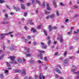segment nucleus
<instances>
[{"mask_svg": "<svg viewBox=\"0 0 79 79\" xmlns=\"http://www.w3.org/2000/svg\"><path fill=\"white\" fill-rule=\"evenodd\" d=\"M21 71L20 70H14V72L15 73H19Z\"/></svg>", "mask_w": 79, "mask_h": 79, "instance_id": "nucleus-18", "label": "nucleus"}, {"mask_svg": "<svg viewBox=\"0 0 79 79\" xmlns=\"http://www.w3.org/2000/svg\"><path fill=\"white\" fill-rule=\"evenodd\" d=\"M22 73L23 75H24V74H26V69L23 70L22 72Z\"/></svg>", "mask_w": 79, "mask_h": 79, "instance_id": "nucleus-14", "label": "nucleus"}, {"mask_svg": "<svg viewBox=\"0 0 79 79\" xmlns=\"http://www.w3.org/2000/svg\"><path fill=\"white\" fill-rule=\"evenodd\" d=\"M41 44L42 45V48H44V49H47V45H44L45 44L44 43L41 42Z\"/></svg>", "mask_w": 79, "mask_h": 79, "instance_id": "nucleus-4", "label": "nucleus"}, {"mask_svg": "<svg viewBox=\"0 0 79 79\" xmlns=\"http://www.w3.org/2000/svg\"><path fill=\"white\" fill-rule=\"evenodd\" d=\"M74 74H78V75L76 77L77 79H79V71H77V73L75 72H73Z\"/></svg>", "mask_w": 79, "mask_h": 79, "instance_id": "nucleus-11", "label": "nucleus"}, {"mask_svg": "<svg viewBox=\"0 0 79 79\" xmlns=\"http://www.w3.org/2000/svg\"><path fill=\"white\" fill-rule=\"evenodd\" d=\"M69 60L68 58L64 60V62L63 64L64 66H66V64H68V60Z\"/></svg>", "mask_w": 79, "mask_h": 79, "instance_id": "nucleus-6", "label": "nucleus"}, {"mask_svg": "<svg viewBox=\"0 0 79 79\" xmlns=\"http://www.w3.org/2000/svg\"><path fill=\"white\" fill-rule=\"evenodd\" d=\"M6 63L8 67H10L11 66L10 63H11V64H17V62H16V60H15L13 62H9V63L8 62H6Z\"/></svg>", "mask_w": 79, "mask_h": 79, "instance_id": "nucleus-2", "label": "nucleus"}, {"mask_svg": "<svg viewBox=\"0 0 79 79\" xmlns=\"http://www.w3.org/2000/svg\"><path fill=\"white\" fill-rule=\"evenodd\" d=\"M60 5L61 6H64V5H65V4L63 3H62V2H60Z\"/></svg>", "mask_w": 79, "mask_h": 79, "instance_id": "nucleus-31", "label": "nucleus"}, {"mask_svg": "<svg viewBox=\"0 0 79 79\" xmlns=\"http://www.w3.org/2000/svg\"><path fill=\"white\" fill-rule=\"evenodd\" d=\"M67 54V52L65 51L64 52V56H66Z\"/></svg>", "mask_w": 79, "mask_h": 79, "instance_id": "nucleus-46", "label": "nucleus"}, {"mask_svg": "<svg viewBox=\"0 0 79 79\" xmlns=\"http://www.w3.org/2000/svg\"><path fill=\"white\" fill-rule=\"evenodd\" d=\"M55 77H56V78H58V77H59V76L58 75L56 74L55 75Z\"/></svg>", "mask_w": 79, "mask_h": 79, "instance_id": "nucleus-56", "label": "nucleus"}, {"mask_svg": "<svg viewBox=\"0 0 79 79\" xmlns=\"http://www.w3.org/2000/svg\"><path fill=\"white\" fill-rule=\"evenodd\" d=\"M36 3H38L39 5L40 4V1L39 0H32L31 4L32 5L33 4H36Z\"/></svg>", "mask_w": 79, "mask_h": 79, "instance_id": "nucleus-3", "label": "nucleus"}, {"mask_svg": "<svg viewBox=\"0 0 79 79\" xmlns=\"http://www.w3.org/2000/svg\"><path fill=\"white\" fill-rule=\"evenodd\" d=\"M10 15H14V13L11 12L10 13Z\"/></svg>", "mask_w": 79, "mask_h": 79, "instance_id": "nucleus-55", "label": "nucleus"}, {"mask_svg": "<svg viewBox=\"0 0 79 79\" xmlns=\"http://www.w3.org/2000/svg\"><path fill=\"white\" fill-rule=\"evenodd\" d=\"M72 67L74 68V69H72V72H74V71H76V69H77V67L74 65Z\"/></svg>", "mask_w": 79, "mask_h": 79, "instance_id": "nucleus-10", "label": "nucleus"}, {"mask_svg": "<svg viewBox=\"0 0 79 79\" xmlns=\"http://www.w3.org/2000/svg\"><path fill=\"white\" fill-rule=\"evenodd\" d=\"M6 6L7 7V8L9 9H10V6H8V5H6Z\"/></svg>", "mask_w": 79, "mask_h": 79, "instance_id": "nucleus-59", "label": "nucleus"}, {"mask_svg": "<svg viewBox=\"0 0 79 79\" xmlns=\"http://www.w3.org/2000/svg\"><path fill=\"white\" fill-rule=\"evenodd\" d=\"M44 60H45V61H47V57H45L44 58Z\"/></svg>", "mask_w": 79, "mask_h": 79, "instance_id": "nucleus-61", "label": "nucleus"}, {"mask_svg": "<svg viewBox=\"0 0 79 79\" xmlns=\"http://www.w3.org/2000/svg\"><path fill=\"white\" fill-rule=\"evenodd\" d=\"M74 7L75 8H78V6L76 5H75Z\"/></svg>", "mask_w": 79, "mask_h": 79, "instance_id": "nucleus-50", "label": "nucleus"}, {"mask_svg": "<svg viewBox=\"0 0 79 79\" xmlns=\"http://www.w3.org/2000/svg\"><path fill=\"white\" fill-rule=\"evenodd\" d=\"M56 15L57 16H59L60 14L59 13V11H57L56 12Z\"/></svg>", "mask_w": 79, "mask_h": 79, "instance_id": "nucleus-32", "label": "nucleus"}, {"mask_svg": "<svg viewBox=\"0 0 79 79\" xmlns=\"http://www.w3.org/2000/svg\"><path fill=\"white\" fill-rule=\"evenodd\" d=\"M74 29V27H71V30H73Z\"/></svg>", "mask_w": 79, "mask_h": 79, "instance_id": "nucleus-45", "label": "nucleus"}, {"mask_svg": "<svg viewBox=\"0 0 79 79\" xmlns=\"http://www.w3.org/2000/svg\"><path fill=\"white\" fill-rule=\"evenodd\" d=\"M5 17H6V18H8V14H5Z\"/></svg>", "mask_w": 79, "mask_h": 79, "instance_id": "nucleus-35", "label": "nucleus"}, {"mask_svg": "<svg viewBox=\"0 0 79 79\" xmlns=\"http://www.w3.org/2000/svg\"><path fill=\"white\" fill-rule=\"evenodd\" d=\"M50 37L49 36H48L47 37V40H48V45H50L51 44V40H50Z\"/></svg>", "mask_w": 79, "mask_h": 79, "instance_id": "nucleus-7", "label": "nucleus"}, {"mask_svg": "<svg viewBox=\"0 0 79 79\" xmlns=\"http://www.w3.org/2000/svg\"><path fill=\"white\" fill-rule=\"evenodd\" d=\"M8 73H9L8 70H5V71L4 73L5 74H6V76L8 74Z\"/></svg>", "mask_w": 79, "mask_h": 79, "instance_id": "nucleus-24", "label": "nucleus"}, {"mask_svg": "<svg viewBox=\"0 0 79 79\" xmlns=\"http://www.w3.org/2000/svg\"><path fill=\"white\" fill-rule=\"evenodd\" d=\"M58 54V52H56L54 54L55 56H57V54Z\"/></svg>", "mask_w": 79, "mask_h": 79, "instance_id": "nucleus-52", "label": "nucleus"}, {"mask_svg": "<svg viewBox=\"0 0 79 79\" xmlns=\"http://www.w3.org/2000/svg\"><path fill=\"white\" fill-rule=\"evenodd\" d=\"M37 45V42H36V41H35L33 43V45L35 46V45Z\"/></svg>", "mask_w": 79, "mask_h": 79, "instance_id": "nucleus-37", "label": "nucleus"}, {"mask_svg": "<svg viewBox=\"0 0 79 79\" xmlns=\"http://www.w3.org/2000/svg\"><path fill=\"white\" fill-rule=\"evenodd\" d=\"M30 52V49L29 48H28L27 50V53H29Z\"/></svg>", "mask_w": 79, "mask_h": 79, "instance_id": "nucleus-43", "label": "nucleus"}, {"mask_svg": "<svg viewBox=\"0 0 79 79\" xmlns=\"http://www.w3.org/2000/svg\"><path fill=\"white\" fill-rule=\"evenodd\" d=\"M13 32H10L8 33H5V34H0V40H3L4 38H5V35H9V34H12Z\"/></svg>", "mask_w": 79, "mask_h": 79, "instance_id": "nucleus-1", "label": "nucleus"}, {"mask_svg": "<svg viewBox=\"0 0 79 79\" xmlns=\"http://www.w3.org/2000/svg\"><path fill=\"white\" fill-rule=\"evenodd\" d=\"M21 6L22 9H25V6H24V4H21Z\"/></svg>", "mask_w": 79, "mask_h": 79, "instance_id": "nucleus-19", "label": "nucleus"}, {"mask_svg": "<svg viewBox=\"0 0 79 79\" xmlns=\"http://www.w3.org/2000/svg\"><path fill=\"white\" fill-rule=\"evenodd\" d=\"M73 56H71L69 57L70 59H73Z\"/></svg>", "mask_w": 79, "mask_h": 79, "instance_id": "nucleus-58", "label": "nucleus"}, {"mask_svg": "<svg viewBox=\"0 0 79 79\" xmlns=\"http://www.w3.org/2000/svg\"><path fill=\"white\" fill-rule=\"evenodd\" d=\"M4 57V55H2L0 57V60L1 59H2V58H3V57Z\"/></svg>", "mask_w": 79, "mask_h": 79, "instance_id": "nucleus-34", "label": "nucleus"}, {"mask_svg": "<svg viewBox=\"0 0 79 79\" xmlns=\"http://www.w3.org/2000/svg\"><path fill=\"white\" fill-rule=\"evenodd\" d=\"M13 8L14 10H15L17 11H20V9L17 7H15L14 6H13Z\"/></svg>", "mask_w": 79, "mask_h": 79, "instance_id": "nucleus-8", "label": "nucleus"}, {"mask_svg": "<svg viewBox=\"0 0 79 79\" xmlns=\"http://www.w3.org/2000/svg\"><path fill=\"white\" fill-rule=\"evenodd\" d=\"M50 18V16L48 15L45 17L46 19H49Z\"/></svg>", "mask_w": 79, "mask_h": 79, "instance_id": "nucleus-42", "label": "nucleus"}, {"mask_svg": "<svg viewBox=\"0 0 79 79\" xmlns=\"http://www.w3.org/2000/svg\"><path fill=\"white\" fill-rule=\"evenodd\" d=\"M1 24H8L9 23V22L8 21L7 22H2Z\"/></svg>", "mask_w": 79, "mask_h": 79, "instance_id": "nucleus-16", "label": "nucleus"}, {"mask_svg": "<svg viewBox=\"0 0 79 79\" xmlns=\"http://www.w3.org/2000/svg\"><path fill=\"white\" fill-rule=\"evenodd\" d=\"M0 77L1 79H3L4 77V75L3 73H1L0 75Z\"/></svg>", "mask_w": 79, "mask_h": 79, "instance_id": "nucleus-22", "label": "nucleus"}, {"mask_svg": "<svg viewBox=\"0 0 79 79\" xmlns=\"http://www.w3.org/2000/svg\"><path fill=\"white\" fill-rule=\"evenodd\" d=\"M32 20H29L28 21V22L27 23V24H28V23H29L30 22H32Z\"/></svg>", "mask_w": 79, "mask_h": 79, "instance_id": "nucleus-47", "label": "nucleus"}, {"mask_svg": "<svg viewBox=\"0 0 79 79\" xmlns=\"http://www.w3.org/2000/svg\"><path fill=\"white\" fill-rule=\"evenodd\" d=\"M10 50H15V48H10Z\"/></svg>", "mask_w": 79, "mask_h": 79, "instance_id": "nucleus-63", "label": "nucleus"}, {"mask_svg": "<svg viewBox=\"0 0 79 79\" xmlns=\"http://www.w3.org/2000/svg\"><path fill=\"white\" fill-rule=\"evenodd\" d=\"M9 58L10 59V60H11V61H13L15 60V56H10L9 57Z\"/></svg>", "mask_w": 79, "mask_h": 79, "instance_id": "nucleus-9", "label": "nucleus"}, {"mask_svg": "<svg viewBox=\"0 0 79 79\" xmlns=\"http://www.w3.org/2000/svg\"><path fill=\"white\" fill-rule=\"evenodd\" d=\"M52 28L53 29H57V27H53Z\"/></svg>", "mask_w": 79, "mask_h": 79, "instance_id": "nucleus-51", "label": "nucleus"}, {"mask_svg": "<svg viewBox=\"0 0 79 79\" xmlns=\"http://www.w3.org/2000/svg\"><path fill=\"white\" fill-rule=\"evenodd\" d=\"M27 5L28 6H30V5H31V3H27Z\"/></svg>", "mask_w": 79, "mask_h": 79, "instance_id": "nucleus-44", "label": "nucleus"}, {"mask_svg": "<svg viewBox=\"0 0 79 79\" xmlns=\"http://www.w3.org/2000/svg\"><path fill=\"white\" fill-rule=\"evenodd\" d=\"M27 38H28V39H31V36H30L29 35H28L27 36Z\"/></svg>", "mask_w": 79, "mask_h": 79, "instance_id": "nucleus-57", "label": "nucleus"}, {"mask_svg": "<svg viewBox=\"0 0 79 79\" xmlns=\"http://www.w3.org/2000/svg\"><path fill=\"white\" fill-rule=\"evenodd\" d=\"M72 32H73L72 31H70V32H68V35H69V34H71L72 33Z\"/></svg>", "mask_w": 79, "mask_h": 79, "instance_id": "nucleus-38", "label": "nucleus"}, {"mask_svg": "<svg viewBox=\"0 0 79 79\" xmlns=\"http://www.w3.org/2000/svg\"><path fill=\"white\" fill-rule=\"evenodd\" d=\"M38 51H39V52H40V53H44L45 52V51H44V50H39Z\"/></svg>", "mask_w": 79, "mask_h": 79, "instance_id": "nucleus-25", "label": "nucleus"}, {"mask_svg": "<svg viewBox=\"0 0 79 79\" xmlns=\"http://www.w3.org/2000/svg\"><path fill=\"white\" fill-rule=\"evenodd\" d=\"M55 70L56 72H57V73H59V74H60V73H61V71H60V70L58 69V68H56L55 69Z\"/></svg>", "mask_w": 79, "mask_h": 79, "instance_id": "nucleus-13", "label": "nucleus"}, {"mask_svg": "<svg viewBox=\"0 0 79 79\" xmlns=\"http://www.w3.org/2000/svg\"><path fill=\"white\" fill-rule=\"evenodd\" d=\"M48 29L50 31H52V28L50 25H49V26Z\"/></svg>", "mask_w": 79, "mask_h": 79, "instance_id": "nucleus-26", "label": "nucleus"}, {"mask_svg": "<svg viewBox=\"0 0 79 79\" xmlns=\"http://www.w3.org/2000/svg\"><path fill=\"white\" fill-rule=\"evenodd\" d=\"M73 32H74V34H77V33H77V32L76 31H73Z\"/></svg>", "mask_w": 79, "mask_h": 79, "instance_id": "nucleus-60", "label": "nucleus"}, {"mask_svg": "<svg viewBox=\"0 0 79 79\" xmlns=\"http://www.w3.org/2000/svg\"><path fill=\"white\" fill-rule=\"evenodd\" d=\"M44 33V34L45 35L47 36V31L45 30H44L43 31Z\"/></svg>", "mask_w": 79, "mask_h": 79, "instance_id": "nucleus-28", "label": "nucleus"}, {"mask_svg": "<svg viewBox=\"0 0 79 79\" xmlns=\"http://www.w3.org/2000/svg\"><path fill=\"white\" fill-rule=\"evenodd\" d=\"M44 12L46 15H48V14H49V13H50V12L48 11H47V10H45Z\"/></svg>", "mask_w": 79, "mask_h": 79, "instance_id": "nucleus-27", "label": "nucleus"}, {"mask_svg": "<svg viewBox=\"0 0 79 79\" xmlns=\"http://www.w3.org/2000/svg\"><path fill=\"white\" fill-rule=\"evenodd\" d=\"M53 4L54 5V6L56 8V3L55 2H53Z\"/></svg>", "mask_w": 79, "mask_h": 79, "instance_id": "nucleus-29", "label": "nucleus"}, {"mask_svg": "<svg viewBox=\"0 0 79 79\" xmlns=\"http://www.w3.org/2000/svg\"><path fill=\"white\" fill-rule=\"evenodd\" d=\"M56 43H57V42L56 41H54V44H56Z\"/></svg>", "mask_w": 79, "mask_h": 79, "instance_id": "nucleus-62", "label": "nucleus"}, {"mask_svg": "<svg viewBox=\"0 0 79 79\" xmlns=\"http://www.w3.org/2000/svg\"><path fill=\"white\" fill-rule=\"evenodd\" d=\"M38 56H40V59H42L43 55L42 54H40Z\"/></svg>", "mask_w": 79, "mask_h": 79, "instance_id": "nucleus-23", "label": "nucleus"}, {"mask_svg": "<svg viewBox=\"0 0 79 79\" xmlns=\"http://www.w3.org/2000/svg\"><path fill=\"white\" fill-rule=\"evenodd\" d=\"M31 31H33V32H34V33H35V32L37 31L34 28H31Z\"/></svg>", "mask_w": 79, "mask_h": 79, "instance_id": "nucleus-15", "label": "nucleus"}, {"mask_svg": "<svg viewBox=\"0 0 79 79\" xmlns=\"http://www.w3.org/2000/svg\"><path fill=\"white\" fill-rule=\"evenodd\" d=\"M17 61L18 63H21V61H22V59L21 58H19L18 59Z\"/></svg>", "mask_w": 79, "mask_h": 79, "instance_id": "nucleus-20", "label": "nucleus"}, {"mask_svg": "<svg viewBox=\"0 0 79 79\" xmlns=\"http://www.w3.org/2000/svg\"><path fill=\"white\" fill-rule=\"evenodd\" d=\"M27 57H29V56H31V54H27L26 55Z\"/></svg>", "mask_w": 79, "mask_h": 79, "instance_id": "nucleus-40", "label": "nucleus"}, {"mask_svg": "<svg viewBox=\"0 0 79 79\" xmlns=\"http://www.w3.org/2000/svg\"><path fill=\"white\" fill-rule=\"evenodd\" d=\"M2 12L4 13H6V10L4 9L2 10Z\"/></svg>", "mask_w": 79, "mask_h": 79, "instance_id": "nucleus-48", "label": "nucleus"}, {"mask_svg": "<svg viewBox=\"0 0 79 79\" xmlns=\"http://www.w3.org/2000/svg\"><path fill=\"white\" fill-rule=\"evenodd\" d=\"M38 63H42V62H41V61L40 60H38Z\"/></svg>", "mask_w": 79, "mask_h": 79, "instance_id": "nucleus-53", "label": "nucleus"}, {"mask_svg": "<svg viewBox=\"0 0 79 79\" xmlns=\"http://www.w3.org/2000/svg\"><path fill=\"white\" fill-rule=\"evenodd\" d=\"M50 18L53 19L55 17V14H52L49 16Z\"/></svg>", "mask_w": 79, "mask_h": 79, "instance_id": "nucleus-21", "label": "nucleus"}, {"mask_svg": "<svg viewBox=\"0 0 79 79\" xmlns=\"http://www.w3.org/2000/svg\"><path fill=\"white\" fill-rule=\"evenodd\" d=\"M58 40H59L60 42H63V36L61 35L60 36L59 38H57Z\"/></svg>", "mask_w": 79, "mask_h": 79, "instance_id": "nucleus-5", "label": "nucleus"}, {"mask_svg": "<svg viewBox=\"0 0 79 79\" xmlns=\"http://www.w3.org/2000/svg\"><path fill=\"white\" fill-rule=\"evenodd\" d=\"M42 6L43 7V8H44V7L45 6V2L43 3V4L42 5Z\"/></svg>", "mask_w": 79, "mask_h": 79, "instance_id": "nucleus-39", "label": "nucleus"}, {"mask_svg": "<svg viewBox=\"0 0 79 79\" xmlns=\"http://www.w3.org/2000/svg\"><path fill=\"white\" fill-rule=\"evenodd\" d=\"M47 10H51V8H50V6H49V4H47Z\"/></svg>", "mask_w": 79, "mask_h": 79, "instance_id": "nucleus-17", "label": "nucleus"}, {"mask_svg": "<svg viewBox=\"0 0 79 79\" xmlns=\"http://www.w3.org/2000/svg\"><path fill=\"white\" fill-rule=\"evenodd\" d=\"M28 41V40L27 39H25L24 40V42H25V43H26V42H27Z\"/></svg>", "mask_w": 79, "mask_h": 79, "instance_id": "nucleus-54", "label": "nucleus"}, {"mask_svg": "<svg viewBox=\"0 0 79 79\" xmlns=\"http://www.w3.org/2000/svg\"><path fill=\"white\" fill-rule=\"evenodd\" d=\"M7 19H9L6 17V18L4 19V20H7Z\"/></svg>", "mask_w": 79, "mask_h": 79, "instance_id": "nucleus-49", "label": "nucleus"}, {"mask_svg": "<svg viewBox=\"0 0 79 79\" xmlns=\"http://www.w3.org/2000/svg\"><path fill=\"white\" fill-rule=\"evenodd\" d=\"M30 63H34L35 62V61L34 60H31L30 61Z\"/></svg>", "mask_w": 79, "mask_h": 79, "instance_id": "nucleus-33", "label": "nucleus"}, {"mask_svg": "<svg viewBox=\"0 0 79 79\" xmlns=\"http://www.w3.org/2000/svg\"><path fill=\"white\" fill-rule=\"evenodd\" d=\"M35 79H38V76L37 75H35ZM39 79H42V76H41V75H40L39 77Z\"/></svg>", "mask_w": 79, "mask_h": 79, "instance_id": "nucleus-12", "label": "nucleus"}, {"mask_svg": "<svg viewBox=\"0 0 79 79\" xmlns=\"http://www.w3.org/2000/svg\"><path fill=\"white\" fill-rule=\"evenodd\" d=\"M41 25H39L37 27V28L38 29H40V28L41 27Z\"/></svg>", "mask_w": 79, "mask_h": 79, "instance_id": "nucleus-36", "label": "nucleus"}, {"mask_svg": "<svg viewBox=\"0 0 79 79\" xmlns=\"http://www.w3.org/2000/svg\"><path fill=\"white\" fill-rule=\"evenodd\" d=\"M27 12L24 13V16H25L26 17V16H27Z\"/></svg>", "mask_w": 79, "mask_h": 79, "instance_id": "nucleus-41", "label": "nucleus"}, {"mask_svg": "<svg viewBox=\"0 0 79 79\" xmlns=\"http://www.w3.org/2000/svg\"><path fill=\"white\" fill-rule=\"evenodd\" d=\"M5 1L3 0H0V3H3Z\"/></svg>", "mask_w": 79, "mask_h": 79, "instance_id": "nucleus-30", "label": "nucleus"}, {"mask_svg": "<svg viewBox=\"0 0 79 79\" xmlns=\"http://www.w3.org/2000/svg\"><path fill=\"white\" fill-rule=\"evenodd\" d=\"M28 79V77H25V79Z\"/></svg>", "mask_w": 79, "mask_h": 79, "instance_id": "nucleus-64", "label": "nucleus"}]
</instances>
